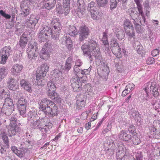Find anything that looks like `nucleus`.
<instances>
[{
    "label": "nucleus",
    "mask_w": 160,
    "mask_h": 160,
    "mask_svg": "<svg viewBox=\"0 0 160 160\" xmlns=\"http://www.w3.org/2000/svg\"><path fill=\"white\" fill-rule=\"evenodd\" d=\"M146 87L143 88L144 91L146 93L145 97L143 98L142 100L143 102H147L148 100L146 98L148 97V90L150 88V91L152 94L153 96L154 97H157L159 94L158 92V85L157 84L156 82L154 81L150 82H148L146 84Z\"/></svg>",
    "instance_id": "1"
},
{
    "label": "nucleus",
    "mask_w": 160,
    "mask_h": 160,
    "mask_svg": "<svg viewBox=\"0 0 160 160\" xmlns=\"http://www.w3.org/2000/svg\"><path fill=\"white\" fill-rule=\"evenodd\" d=\"M87 77L85 75L76 77L71 80L72 88L74 92H79L81 89V86L86 82Z\"/></svg>",
    "instance_id": "2"
},
{
    "label": "nucleus",
    "mask_w": 160,
    "mask_h": 160,
    "mask_svg": "<svg viewBox=\"0 0 160 160\" xmlns=\"http://www.w3.org/2000/svg\"><path fill=\"white\" fill-rule=\"evenodd\" d=\"M51 24L53 28L52 30L50 35L52 38L56 40L58 39L60 35V32L62 29V26L60 22L57 19L53 18L51 22Z\"/></svg>",
    "instance_id": "3"
},
{
    "label": "nucleus",
    "mask_w": 160,
    "mask_h": 160,
    "mask_svg": "<svg viewBox=\"0 0 160 160\" xmlns=\"http://www.w3.org/2000/svg\"><path fill=\"white\" fill-rule=\"evenodd\" d=\"M112 137H107L104 142V147L105 150H107V153H109L110 155L114 154L115 150V145L113 140Z\"/></svg>",
    "instance_id": "4"
},
{
    "label": "nucleus",
    "mask_w": 160,
    "mask_h": 160,
    "mask_svg": "<svg viewBox=\"0 0 160 160\" xmlns=\"http://www.w3.org/2000/svg\"><path fill=\"white\" fill-rule=\"evenodd\" d=\"M27 52L29 59H35L38 53V50L37 43L34 42L33 44H29Z\"/></svg>",
    "instance_id": "5"
},
{
    "label": "nucleus",
    "mask_w": 160,
    "mask_h": 160,
    "mask_svg": "<svg viewBox=\"0 0 160 160\" xmlns=\"http://www.w3.org/2000/svg\"><path fill=\"white\" fill-rule=\"evenodd\" d=\"M12 53V48L10 46H5L2 48L0 51V63L4 64Z\"/></svg>",
    "instance_id": "6"
},
{
    "label": "nucleus",
    "mask_w": 160,
    "mask_h": 160,
    "mask_svg": "<svg viewBox=\"0 0 160 160\" xmlns=\"http://www.w3.org/2000/svg\"><path fill=\"white\" fill-rule=\"evenodd\" d=\"M78 40L80 42L84 41L88 38L90 33L89 28L86 26L81 27L78 32Z\"/></svg>",
    "instance_id": "7"
},
{
    "label": "nucleus",
    "mask_w": 160,
    "mask_h": 160,
    "mask_svg": "<svg viewBox=\"0 0 160 160\" xmlns=\"http://www.w3.org/2000/svg\"><path fill=\"white\" fill-rule=\"evenodd\" d=\"M51 103L49 107H47L44 113L46 115H51L52 117L57 116L59 113L58 108L53 102Z\"/></svg>",
    "instance_id": "8"
},
{
    "label": "nucleus",
    "mask_w": 160,
    "mask_h": 160,
    "mask_svg": "<svg viewBox=\"0 0 160 160\" xmlns=\"http://www.w3.org/2000/svg\"><path fill=\"white\" fill-rule=\"evenodd\" d=\"M111 48L112 51L117 57L120 58L121 57V49L116 40H112L111 41Z\"/></svg>",
    "instance_id": "9"
},
{
    "label": "nucleus",
    "mask_w": 160,
    "mask_h": 160,
    "mask_svg": "<svg viewBox=\"0 0 160 160\" xmlns=\"http://www.w3.org/2000/svg\"><path fill=\"white\" fill-rule=\"evenodd\" d=\"M39 17L36 15L31 14L29 17L25 21V24L26 25H28L30 27V25L31 28H34L36 24L38 22Z\"/></svg>",
    "instance_id": "10"
},
{
    "label": "nucleus",
    "mask_w": 160,
    "mask_h": 160,
    "mask_svg": "<svg viewBox=\"0 0 160 160\" xmlns=\"http://www.w3.org/2000/svg\"><path fill=\"white\" fill-rule=\"evenodd\" d=\"M51 51L48 43H46L40 52V58L45 60H47L50 56Z\"/></svg>",
    "instance_id": "11"
},
{
    "label": "nucleus",
    "mask_w": 160,
    "mask_h": 160,
    "mask_svg": "<svg viewBox=\"0 0 160 160\" xmlns=\"http://www.w3.org/2000/svg\"><path fill=\"white\" fill-rule=\"evenodd\" d=\"M52 102L48 99L47 98H44L39 101L38 103L39 104V108L43 112L46 110L48 107H49Z\"/></svg>",
    "instance_id": "12"
},
{
    "label": "nucleus",
    "mask_w": 160,
    "mask_h": 160,
    "mask_svg": "<svg viewBox=\"0 0 160 160\" xmlns=\"http://www.w3.org/2000/svg\"><path fill=\"white\" fill-rule=\"evenodd\" d=\"M88 44L89 49L92 52H99L100 51L96 41L91 39L88 41Z\"/></svg>",
    "instance_id": "13"
},
{
    "label": "nucleus",
    "mask_w": 160,
    "mask_h": 160,
    "mask_svg": "<svg viewBox=\"0 0 160 160\" xmlns=\"http://www.w3.org/2000/svg\"><path fill=\"white\" fill-rule=\"evenodd\" d=\"M65 32L71 36L75 37L77 34L78 32L75 26L70 25L65 28Z\"/></svg>",
    "instance_id": "14"
},
{
    "label": "nucleus",
    "mask_w": 160,
    "mask_h": 160,
    "mask_svg": "<svg viewBox=\"0 0 160 160\" xmlns=\"http://www.w3.org/2000/svg\"><path fill=\"white\" fill-rule=\"evenodd\" d=\"M128 12L134 21L133 22L138 21L140 14H141L138 13L136 11L135 8H131L128 10Z\"/></svg>",
    "instance_id": "15"
},
{
    "label": "nucleus",
    "mask_w": 160,
    "mask_h": 160,
    "mask_svg": "<svg viewBox=\"0 0 160 160\" xmlns=\"http://www.w3.org/2000/svg\"><path fill=\"white\" fill-rule=\"evenodd\" d=\"M20 85L25 90L29 92H31V84L26 80L22 79L21 80Z\"/></svg>",
    "instance_id": "16"
},
{
    "label": "nucleus",
    "mask_w": 160,
    "mask_h": 160,
    "mask_svg": "<svg viewBox=\"0 0 160 160\" xmlns=\"http://www.w3.org/2000/svg\"><path fill=\"white\" fill-rule=\"evenodd\" d=\"M118 136L120 140L125 141H128L132 138L131 135L127 134L124 130L121 131L119 133Z\"/></svg>",
    "instance_id": "17"
},
{
    "label": "nucleus",
    "mask_w": 160,
    "mask_h": 160,
    "mask_svg": "<svg viewBox=\"0 0 160 160\" xmlns=\"http://www.w3.org/2000/svg\"><path fill=\"white\" fill-rule=\"evenodd\" d=\"M71 0H63V6L64 8L63 13L66 16L69 13L70 11V7Z\"/></svg>",
    "instance_id": "18"
},
{
    "label": "nucleus",
    "mask_w": 160,
    "mask_h": 160,
    "mask_svg": "<svg viewBox=\"0 0 160 160\" xmlns=\"http://www.w3.org/2000/svg\"><path fill=\"white\" fill-rule=\"evenodd\" d=\"M46 75H43V73L37 71V74L36 76V81L37 84L38 85H42L44 84V80L43 79V78Z\"/></svg>",
    "instance_id": "19"
},
{
    "label": "nucleus",
    "mask_w": 160,
    "mask_h": 160,
    "mask_svg": "<svg viewBox=\"0 0 160 160\" xmlns=\"http://www.w3.org/2000/svg\"><path fill=\"white\" fill-rule=\"evenodd\" d=\"M23 68V66L22 64H16L12 66L11 72L13 75H16L20 72Z\"/></svg>",
    "instance_id": "20"
},
{
    "label": "nucleus",
    "mask_w": 160,
    "mask_h": 160,
    "mask_svg": "<svg viewBox=\"0 0 160 160\" xmlns=\"http://www.w3.org/2000/svg\"><path fill=\"white\" fill-rule=\"evenodd\" d=\"M14 110V107L3 106L2 108V111L6 115H9Z\"/></svg>",
    "instance_id": "21"
},
{
    "label": "nucleus",
    "mask_w": 160,
    "mask_h": 160,
    "mask_svg": "<svg viewBox=\"0 0 160 160\" xmlns=\"http://www.w3.org/2000/svg\"><path fill=\"white\" fill-rule=\"evenodd\" d=\"M20 94V93L19 92L15 94V96L17 97V98L18 99L17 103L18 106L19 105H20V106H27V100L23 98H20V97L21 98V97H19Z\"/></svg>",
    "instance_id": "22"
},
{
    "label": "nucleus",
    "mask_w": 160,
    "mask_h": 160,
    "mask_svg": "<svg viewBox=\"0 0 160 160\" xmlns=\"http://www.w3.org/2000/svg\"><path fill=\"white\" fill-rule=\"evenodd\" d=\"M47 94L48 97L52 100H54L57 102L59 103L61 102V98L57 93L55 92V91L53 92H47Z\"/></svg>",
    "instance_id": "23"
},
{
    "label": "nucleus",
    "mask_w": 160,
    "mask_h": 160,
    "mask_svg": "<svg viewBox=\"0 0 160 160\" xmlns=\"http://www.w3.org/2000/svg\"><path fill=\"white\" fill-rule=\"evenodd\" d=\"M0 135L3 143L5 144V148L6 149H8L9 147V139L6 133L5 132H2Z\"/></svg>",
    "instance_id": "24"
},
{
    "label": "nucleus",
    "mask_w": 160,
    "mask_h": 160,
    "mask_svg": "<svg viewBox=\"0 0 160 160\" xmlns=\"http://www.w3.org/2000/svg\"><path fill=\"white\" fill-rule=\"evenodd\" d=\"M28 39L27 37L22 35L18 42V45L22 49L24 48L27 45Z\"/></svg>",
    "instance_id": "25"
},
{
    "label": "nucleus",
    "mask_w": 160,
    "mask_h": 160,
    "mask_svg": "<svg viewBox=\"0 0 160 160\" xmlns=\"http://www.w3.org/2000/svg\"><path fill=\"white\" fill-rule=\"evenodd\" d=\"M56 2V0H47L44 5V6L47 9L50 10L54 7Z\"/></svg>",
    "instance_id": "26"
},
{
    "label": "nucleus",
    "mask_w": 160,
    "mask_h": 160,
    "mask_svg": "<svg viewBox=\"0 0 160 160\" xmlns=\"http://www.w3.org/2000/svg\"><path fill=\"white\" fill-rule=\"evenodd\" d=\"M73 63V62L72 58L70 57L68 58L66 60L64 69L66 71H69L71 69Z\"/></svg>",
    "instance_id": "27"
},
{
    "label": "nucleus",
    "mask_w": 160,
    "mask_h": 160,
    "mask_svg": "<svg viewBox=\"0 0 160 160\" xmlns=\"http://www.w3.org/2000/svg\"><path fill=\"white\" fill-rule=\"evenodd\" d=\"M86 7H78L76 9V14L79 18L82 17L85 14L86 12Z\"/></svg>",
    "instance_id": "28"
},
{
    "label": "nucleus",
    "mask_w": 160,
    "mask_h": 160,
    "mask_svg": "<svg viewBox=\"0 0 160 160\" xmlns=\"http://www.w3.org/2000/svg\"><path fill=\"white\" fill-rule=\"evenodd\" d=\"M100 52V51L99 52H92V56L95 58L96 62L98 63V64L101 63L102 64L103 61L101 60L102 59V57Z\"/></svg>",
    "instance_id": "29"
},
{
    "label": "nucleus",
    "mask_w": 160,
    "mask_h": 160,
    "mask_svg": "<svg viewBox=\"0 0 160 160\" xmlns=\"http://www.w3.org/2000/svg\"><path fill=\"white\" fill-rule=\"evenodd\" d=\"M49 67L46 63H44L42 65L38 68V71L40 72L43 73V75H46V73L48 71Z\"/></svg>",
    "instance_id": "30"
},
{
    "label": "nucleus",
    "mask_w": 160,
    "mask_h": 160,
    "mask_svg": "<svg viewBox=\"0 0 160 160\" xmlns=\"http://www.w3.org/2000/svg\"><path fill=\"white\" fill-rule=\"evenodd\" d=\"M56 87L53 82L50 81L47 83V89L48 90L47 92H53L56 90Z\"/></svg>",
    "instance_id": "31"
},
{
    "label": "nucleus",
    "mask_w": 160,
    "mask_h": 160,
    "mask_svg": "<svg viewBox=\"0 0 160 160\" xmlns=\"http://www.w3.org/2000/svg\"><path fill=\"white\" fill-rule=\"evenodd\" d=\"M10 127L8 129V132L9 136L11 137L15 135L18 132V126L14 127L10 126Z\"/></svg>",
    "instance_id": "32"
},
{
    "label": "nucleus",
    "mask_w": 160,
    "mask_h": 160,
    "mask_svg": "<svg viewBox=\"0 0 160 160\" xmlns=\"http://www.w3.org/2000/svg\"><path fill=\"white\" fill-rule=\"evenodd\" d=\"M21 9L22 10L20 14L23 17H26L30 13V8L27 6L23 7L21 6Z\"/></svg>",
    "instance_id": "33"
},
{
    "label": "nucleus",
    "mask_w": 160,
    "mask_h": 160,
    "mask_svg": "<svg viewBox=\"0 0 160 160\" xmlns=\"http://www.w3.org/2000/svg\"><path fill=\"white\" fill-rule=\"evenodd\" d=\"M52 75L53 77L55 78V80H60L62 79V72L58 69H56L53 70Z\"/></svg>",
    "instance_id": "34"
},
{
    "label": "nucleus",
    "mask_w": 160,
    "mask_h": 160,
    "mask_svg": "<svg viewBox=\"0 0 160 160\" xmlns=\"http://www.w3.org/2000/svg\"><path fill=\"white\" fill-rule=\"evenodd\" d=\"M90 12L91 17L93 19L95 20H97L100 18L99 14L101 15L102 14V12L100 13L99 12H98L97 10H94V11H91Z\"/></svg>",
    "instance_id": "35"
},
{
    "label": "nucleus",
    "mask_w": 160,
    "mask_h": 160,
    "mask_svg": "<svg viewBox=\"0 0 160 160\" xmlns=\"http://www.w3.org/2000/svg\"><path fill=\"white\" fill-rule=\"evenodd\" d=\"M8 74V71L5 67L0 68V82Z\"/></svg>",
    "instance_id": "36"
},
{
    "label": "nucleus",
    "mask_w": 160,
    "mask_h": 160,
    "mask_svg": "<svg viewBox=\"0 0 160 160\" xmlns=\"http://www.w3.org/2000/svg\"><path fill=\"white\" fill-rule=\"evenodd\" d=\"M130 117L131 116L133 118L135 119L136 121H138V118L139 117V112L138 111L133 109H131L130 111Z\"/></svg>",
    "instance_id": "37"
},
{
    "label": "nucleus",
    "mask_w": 160,
    "mask_h": 160,
    "mask_svg": "<svg viewBox=\"0 0 160 160\" xmlns=\"http://www.w3.org/2000/svg\"><path fill=\"white\" fill-rule=\"evenodd\" d=\"M123 25L125 30L129 29L130 28H133L132 23L129 20H125L124 21Z\"/></svg>",
    "instance_id": "38"
},
{
    "label": "nucleus",
    "mask_w": 160,
    "mask_h": 160,
    "mask_svg": "<svg viewBox=\"0 0 160 160\" xmlns=\"http://www.w3.org/2000/svg\"><path fill=\"white\" fill-rule=\"evenodd\" d=\"M40 32L43 33L47 36H48L50 35L51 32H52V29L51 28H50L48 26L45 27L43 28L41 30Z\"/></svg>",
    "instance_id": "39"
},
{
    "label": "nucleus",
    "mask_w": 160,
    "mask_h": 160,
    "mask_svg": "<svg viewBox=\"0 0 160 160\" xmlns=\"http://www.w3.org/2000/svg\"><path fill=\"white\" fill-rule=\"evenodd\" d=\"M3 106H14L12 100L9 97L5 98L4 99V103L3 104Z\"/></svg>",
    "instance_id": "40"
},
{
    "label": "nucleus",
    "mask_w": 160,
    "mask_h": 160,
    "mask_svg": "<svg viewBox=\"0 0 160 160\" xmlns=\"http://www.w3.org/2000/svg\"><path fill=\"white\" fill-rule=\"evenodd\" d=\"M38 41L41 43L46 41L48 38V36L43 33L40 32L38 36Z\"/></svg>",
    "instance_id": "41"
},
{
    "label": "nucleus",
    "mask_w": 160,
    "mask_h": 160,
    "mask_svg": "<svg viewBox=\"0 0 160 160\" xmlns=\"http://www.w3.org/2000/svg\"><path fill=\"white\" fill-rule=\"evenodd\" d=\"M10 126L11 127H17L18 125L17 124V118L14 115L12 116L10 118Z\"/></svg>",
    "instance_id": "42"
},
{
    "label": "nucleus",
    "mask_w": 160,
    "mask_h": 160,
    "mask_svg": "<svg viewBox=\"0 0 160 160\" xmlns=\"http://www.w3.org/2000/svg\"><path fill=\"white\" fill-rule=\"evenodd\" d=\"M134 1L137 5V8L138 9V11L141 14V15H142L143 14V12L142 6L140 3V0H134Z\"/></svg>",
    "instance_id": "43"
},
{
    "label": "nucleus",
    "mask_w": 160,
    "mask_h": 160,
    "mask_svg": "<svg viewBox=\"0 0 160 160\" xmlns=\"http://www.w3.org/2000/svg\"><path fill=\"white\" fill-rule=\"evenodd\" d=\"M124 146L122 145V146H120L119 145L117 144V147H115V150L116 149V151L117 153V155L119 156L120 155L122 154L123 152V147Z\"/></svg>",
    "instance_id": "44"
},
{
    "label": "nucleus",
    "mask_w": 160,
    "mask_h": 160,
    "mask_svg": "<svg viewBox=\"0 0 160 160\" xmlns=\"http://www.w3.org/2000/svg\"><path fill=\"white\" fill-rule=\"evenodd\" d=\"M40 122V121L37 119L36 121H35L31 123L30 126L32 128L34 129L40 128H41Z\"/></svg>",
    "instance_id": "45"
},
{
    "label": "nucleus",
    "mask_w": 160,
    "mask_h": 160,
    "mask_svg": "<svg viewBox=\"0 0 160 160\" xmlns=\"http://www.w3.org/2000/svg\"><path fill=\"white\" fill-rule=\"evenodd\" d=\"M95 5V3L94 2H92L88 4V6L87 8L89 12L97 10V9L96 8Z\"/></svg>",
    "instance_id": "46"
},
{
    "label": "nucleus",
    "mask_w": 160,
    "mask_h": 160,
    "mask_svg": "<svg viewBox=\"0 0 160 160\" xmlns=\"http://www.w3.org/2000/svg\"><path fill=\"white\" fill-rule=\"evenodd\" d=\"M81 48L84 54L89 55V52L91 51L89 49L88 44V45L85 44H83L82 45Z\"/></svg>",
    "instance_id": "47"
},
{
    "label": "nucleus",
    "mask_w": 160,
    "mask_h": 160,
    "mask_svg": "<svg viewBox=\"0 0 160 160\" xmlns=\"http://www.w3.org/2000/svg\"><path fill=\"white\" fill-rule=\"evenodd\" d=\"M97 3L99 7H104L107 4L108 0H96Z\"/></svg>",
    "instance_id": "48"
},
{
    "label": "nucleus",
    "mask_w": 160,
    "mask_h": 160,
    "mask_svg": "<svg viewBox=\"0 0 160 160\" xmlns=\"http://www.w3.org/2000/svg\"><path fill=\"white\" fill-rule=\"evenodd\" d=\"M140 21L133 22L135 26V28L136 32L138 33H141L142 31V29L141 28V25L138 23Z\"/></svg>",
    "instance_id": "49"
},
{
    "label": "nucleus",
    "mask_w": 160,
    "mask_h": 160,
    "mask_svg": "<svg viewBox=\"0 0 160 160\" xmlns=\"http://www.w3.org/2000/svg\"><path fill=\"white\" fill-rule=\"evenodd\" d=\"M26 106H20V105L18 106V110L21 115H24V114L26 113Z\"/></svg>",
    "instance_id": "50"
},
{
    "label": "nucleus",
    "mask_w": 160,
    "mask_h": 160,
    "mask_svg": "<svg viewBox=\"0 0 160 160\" xmlns=\"http://www.w3.org/2000/svg\"><path fill=\"white\" fill-rule=\"evenodd\" d=\"M35 115L32 112H30L28 115V121L30 122V123H32L35 121H36L37 119L36 118Z\"/></svg>",
    "instance_id": "51"
},
{
    "label": "nucleus",
    "mask_w": 160,
    "mask_h": 160,
    "mask_svg": "<svg viewBox=\"0 0 160 160\" xmlns=\"http://www.w3.org/2000/svg\"><path fill=\"white\" fill-rule=\"evenodd\" d=\"M116 36L119 40H121L124 38L125 37V34L123 31L120 30L117 32Z\"/></svg>",
    "instance_id": "52"
},
{
    "label": "nucleus",
    "mask_w": 160,
    "mask_h": 160,
    "mask_svg": "<svg viewBox=\"0 0 160 160\" xmlns=\"http://www.w3.org/2000/svg\"><path fill=\"white\" fill-rule=\"evenodd\" d=\"M125 32L127 35L131 37H134L135 36V34L134 32V29L133 28H130L129 29L125 30Z\"/></svg>",
    "instance_id": "53"
},
{
    "label": "nucleus",
    "mask_w": 160,
    "mask_h": 160,
    "mask_svg": "<svg viewBox=\"0 0 160 160\" xmlns=\"http://www.w3.org/2000/svg\"><path fill=\"white\" fill-rule=\"evenodd\" d=\"M74 73L77 75L76 77H79L81 76V70L78 67L74 66Z\"/></svg>",
    "instance_id": "54"
},
{
    "label": "nucleus",
    "mask_w": 160,
    "mask_h": 160,
    "mask_svg": "<svg viewBox=\"0 0 160 160\" xmlns=\"http://www.w3.org/2000/svg\"><path fill=\"white\" fill-rule=\"evenodd\" d=\"M102 49L103 51L106 54H109L111 52L109 48V44L103 45Z\"/></svg>",
    "instance_id": "55"
},
{
    "label": "nucleus",
    "mask_w": 160,
    "mask_h": 160,
    "mask_svg": "<svg viewBox=\"0 0 160 160\" xmlns=\"http://www.w3.org/2000/svg\"><path fill=\"white\" fill-rule=\"evenodd\" d=\"M27 150L25 148L22 149L21 150H19L17 155L19 158H21L25 155L27 152Z\"/></svg>",
    "instance_id": "56"
},
{
    "label": "nucleus",
    "mask_w": 160,
    "mask_h": 160,
    "mask_svg": "<svg viewBox=\"0 0 160 160\" xmlns=\"http://www.w3.org/2000/svg\"><path fill=\"white\" fill-rule=\"evenodd\" d=\"M64 45L67 46L68 49H70L72 47V41L70 37L68 38L67 43Z\"/></svg>",
    "instance_id": "57"
},
{
    "label": "nucleus",
    "mask_w": 160,
    "mask_h": 160,
    "mask_svg": "<svg viewBox=\"0 0 160 160\" xmlns=\"http://www.w3.org/2000/svg\"><path fill=\"white\" fill-rule=\"evenodd\" d=\"M0 14L2 16L5 18L6 19H9L11 17L10 15L7 14L6 12L2 10H0Z\"/></svg>",
    "instance_id": "58"
},
{
    "label": "nucleus",
    "mask_w": 160,
    "mask_h": 160,
    "mask_svg": "<svg viewBox=\"0 0 160 160\" xmlns=\"http://www.w3.org/2000/svg\"><path fill=\"white\" fill-rule=\"evenodd\" d=\"M132 141L133 144L135 145H138L140 142V139L134 134L132 138Z\"/></svg>",
    "instance_id": "59"
},
{
    "label": "nucleus",
    "mask_w": 160,
    "mask_h": 160,
    "mask_svg": "<svg viewBox=\"0 0 160 160\" xmlns=\"http://www.w3.org/2000/svg\"><path fill=\"white\" fill-rule=\"evenodd\" d=\"M77 102H80L85 101L86 98L83 95H79L77 96Z\"/></svg>",
    "instance_id": "60"
},
{
    "label": "nucleus",
    "mask_w": 160,
    "mask_h": 160,
    "mask_svg": "<svg viewBox=\"0 0 160 160\" xmlns=\"http://www.w3.org/2000/svg\"><path fill=\"white\" fill-rule=\"evenodd\" d=\"M142 46H141L140 47H139L138 48H137V49H136L137 50V52L138 53L141 55L142 57L143 56L145 53V51L143 50L142 49Z\"/></svg>",
    "instance_id": "61"
},
{
    "label": "nucleus",
    "mask_w": 160,
    "mask_h": 160,
    "mask_svg": "<svg viewBox=\"0 0 160 160\" xmlns=\"http://www.w3.org/2000/svg\"><path fill=\"white\" fill-rule=\"evenodd\" d=\"M78 8L86 7L83 0H78L77 3Z\"/></svg>",
    "instance_id": "62"
},
{
    "label": "nucleus",
    "mask_w": 160,
    "mask_h": 160,
    "mask_svg": "<svg viewBox=\"0 0 160 160\" xmlns=\"http://www.w3.org/2000/svg\"><path fill=\"white\" fill-rule=\"evenodd\" d=\"M18 87V85L16 82L14 84H11V85H9L8 88L9 89L11 90L14 91L17 89Z\"/></svg>",
    "instance_id": "63"
},
{
    "label": "nucleus",
    "mask_w": 160,
    "mask_h": 160,
    "mask_svg": "<svg viewBox=\"0 0 160 160\" xmlns=\"http://www.w3.org/2000/svg\"><path fill=\"white\" fill-rule=\"evenodd\" d=\"M146 62L148 64H152L155 62V59L152 57H149L147 59Z\"/></svg>",
    "instance_id": "64"
}]
</instances>
